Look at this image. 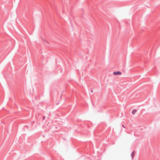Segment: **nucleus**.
<instances>
[{
	"label": "nucleus",
	"instance_id": "1",
	"mask_svg": "<svg viewBox=\"0 0 160 160\" xmlns=\"http://www.w3.org/2000/svg\"><path fill=\"white\" fill-rule=\"evenodd\" d=\"M121 72L120 71H117L113 72V75H121Z\"/></svg>",
	"mask_w": 160,
	"mask_h": 160
},
{
	"label": "nucleus",
	"instance_id": "2",
	"mask_svg": "<svg viewBox=\"0 0 160 160\" xmlns=\"http://www.w3.org/2000/svg\"><path fill=\"white\" fill-rule=\"evenodd\" d=\"M135 152L134 151H133L131 153V156L132 157V159L134 157V156L135 155Z\"/></svg>",
	"mask_w": 160,
	"mask_h": 160
},
{
	"label": "nucleus",
	"instance_id": "3",
	"mask_svg": "<svg viewBox=\"0 0 160 160\" xmlns=\"http://www.w3.org/2000/svg\"><path fill=\"white\" fill-rule=\"evenodd\" d=\"M137 112V111L136 109H134L132 111V114H135Z\"/></svg>",
	"mask_w": 160,
	"mask_h": 160
},
{
	"label": "nucleus",
	"instance_id": "4",
	"mask_svg": "<svg viewBox=\"0 0 160 160\" xmlns=\"http://www.w3.org/2000/svg\"><path fill=\"white\" fill-rule=\"evenodd\" d=\"M122 126L124 128H125V127L123 125H122Z\"/></svg>",
	"mask_w": 160,
	"mask_h": 160
}]
</instances>
